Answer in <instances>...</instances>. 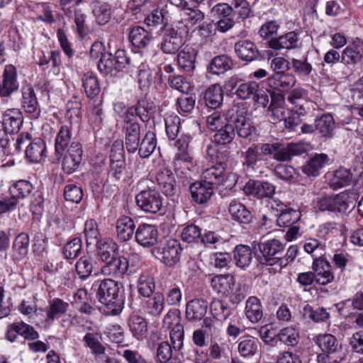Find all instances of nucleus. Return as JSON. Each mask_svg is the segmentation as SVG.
Here are the masks:
<instances>
[{
	"mask_svg": "<svg viewBox=\"0 0 363 363\" xmlns=\"http://www.w3.org/2000/svg\"><path fill=\"white\" fill-rule=\"evenodd\" d=\"M315 344L325 353L318 356L324 363H341L346 359L347 350L331 334H321L313 338Z\"/></svg>",
	"mask_w": 363,
	"mask_h": 363,
	"instance_id": "obj_1",
	"label": "nucleus"
},
{
	"mask_svg": "<svg viewBox=\"0 0 363 363\" xmlns=\"http://www.w3.org/2000/svg\"><path fill=\"white\" fill-rule=\"evenodd\" d=\"M356 199L354 191H343L333 196L321 198L317 203L320 211L344 212L349 208L350 203Z\"/></svg>",
	"mask_w": 363,
	"mask_h": 363,
	"instance_id": "obj_2",
	"label": "nucleus"
},
{
	"mask_svg": "<svg viewBox=\"0 0 363 363\" xmlns=\"http://www.w3.org/2000/svg\"><path fill=\"white\" fill-rule=\"evenodd\" d=\"M162 197L155 189L148 188L140 191L135 196L137 206L146 213L155 214L163 206Z\"/></svg>",
	"mask_w": 363,
	"mask_h": 363,
	"instance_id": "obj_3",
	"label": "nucleus"
},
{
	"mask_svg": "<svg viewBox=\"0 0 363 363\" xmlns=\"http://www.w3.org/2000/svg\"><path fill=\"white\" fill-rule=\"evenodd\" d=\"M123 130L125 133V147L130 153L137 152L140 140V127L135 116L125 115Z\"/></svg>",
	"mask_w": 363,
	"mask_h": 363,
	"instance_id": "obj_4",
	"label": "nucleus"
},
{
	"mask_svg": "<svg viewBox=\"0 0 363 363\" xmlns=\"http://www.w3.org/2000/svg\"><path fill=\"white\" fill-rule=\"evenodd\" d=\"M259 250L262 256L259 257L261 264L267 265H279V259H281L284 252V245L278 240L273 239L259 245Z\"/></svg>",
	"mask_w": 363,
	"mask_h": 363,
	"instance_id": "obj_5",
	"label": "nucleus"
},
{
	"mask_svg": "<svg viewBox=\"0 0 363 363\" xmlns=\"http://www.w3.org/2000/svg\"><path fill=\"white\" fill-rule=\"evenodd\" d=\"M227 121L230 123L233 127L234 131L236 130L239 137L247 138L255 130V128L252 125L250 120L247 118L245 113L237 109H230L228 111Z\"/></svg>",
	"mask_w": 363,
	"mask_h": 363,
	"instance_id": "obj_6",
	"label": "nucleus"
},
{
	"mask_svg": "<svg viewBox=\"0 0 363 363\" xmlns=\"http://www.w3.org/2000/svg\"><path fill=\"white\" fill-rule=\"evenodd\" d=\"M19 83L17 79V72L16 67L12 65L5 66L2 75V80L0 81V89L1 91V104H7L8 100L5 98L9 97L13 92L18 91Z\"/></svg>",
	"mask_w": 363,
	"mask_h": 363,
	"instance_id": "obj_7",
	"label": "nucleus"
},
{
	"mask_svg": "<svg viewBox=\"0 0 363 363\" xmlns=\"http://www.w3.org/2000/svg\"><path fill=\"white\" fill-rule=\"evenodd\" d=\"M182 247L177 240L167 241L162 247L154 249L155 256L167 266H174L179 260Z\"/></svg>",
	"mask_w": 363,
	"mask_h": 363,
	"instance_id": "obj_8",
	"label": "nucleus"
},
{
	"mask_svg": "<svg viewBox=\"0 0 363 363\" xmlns=\"http://www.w3.org/2000/svg\"><path fill=\"white\" fill-rule=\"evenodd\" d=\"M247 195L257 199L271 198L275 193V186L269 182L249 180L243 188Z\"/></svg>",
	"mask_w": 363,
	"mask_h": 363,
	"instance_id": "obj_9",
	"label": "nucleus"
},
{
	"mask_svg": "<svg viewBox=\"0 0 363 363\" xmlns=\"http://www.w3.org/2000/svg\"><path fill=\"white\" fill-rule=\"evenodd\" d=\"M82 160V145L78 142H72L65 153L62 169L67 174L73 173L79 166Z\"/></svg>",
	"mask_w": 363,
	"mask_h": 363,
	"instance_id": "obj_10",
	"label": "nucleus"
},
{
	"mask_svg": "<svg viewBox=\"0 0 363 363\" xmlns=\"http://www.w3.org/2000/svg\"><path fill=\"white\" fill-rule=\"evenodd\" d=\"M161 49L164 53L173 54L184 45L182 33L173 26L166 28Z\"/></svg>",
	"mask_w": 363,
	"mask_h": 363,
	"instance_id": "obj_11",
	"label": "nucleus"
},
{
	"mask_svg": "<svg viewBox=\"0 0 363 363\" xmlns=\"http://www.w3.org/2000/svg\"><path fill=\"white\" fill-rule=\"evenodd\" d=\"M101 268V273L106 277L120 278L127 272L128 262L124 257L117 256L104 262Z\"/></svg>",
	"mask_w": 363,
	"mask_h": 363,
	"instance_id": "obj_12",
	"label": "nucleus"
},
{
	"mask_svg": "<svg viewBox=\"0 0 363 363\" xmlns=\"http://www.w3.org/2000/svg\"><path fill=\"white\" fill-rule=\"evenodd\" d=\"M156 181L165 195L172 196L177 193L175 177L169 169L160 168L156 174Z\"/></svg>",
	"mask_w": 363,
	"mask_h": 363,
	"instance_id": "obj_13",
	"label": "nucleus"
},
{
	"mask_svg": "<svg viewBox=\"0 0 363 363\" xmlns=\"http://www.w3.org/2000/svg\"><path fill=\"white\" fill-rule=\"evenodd\" d=\"M23 124V116L18 108H7L3 113L1 127L10 135L19 131Z\"/></svg>",
	"mask_w": 363,
	"mask_h": 363,
	"instance_id": "obj_14",
	"label": "nucleus"
},
{
	"mask_svg": "<svg viewBox=\"0 0 363 363\" xmlns=\"http://www.w3.org/2000/svg\"><path fill=\"white\" fill-rule=\"evenodd\" d=\"M227 164L225 162H219L215 165H212L203 171L201 180L213 186L223 184L225 178V170Z\"/></svg>",
	"mask_w": 363,
	"mask_h": 363,
	"instance_id": "obj_15",
	"label": "nucleus"
},
{
	"mask_svg": "<svg viewBox=\"0 0 363 363\" xmlns=\"http://www.w3.org/2000/svg\"><path fill=\"white\" fill-rule=\"evenodd\" d=\"M158 232L155 225L141 224L135 230V240L143 247L153 246L157 242Z\"/></svg>",
	"mask_w": 363,
	"mask_h": 363,
	"instance_id": "obj_16",
	"label": "nucleus"
},
{
	"mask_svg": "<svg viewBox=\"0 0 363 363\" xmlns=\"http://www.w3.org/2000/svg\"><path fill=\"white\" fill-rule=\"evenodd\" d=\"M313 269L317 284L326 285L334 279V276L330 271V265L323 257L314 258Z\"/></svg>",
	"mask_w": 363,
	"mask_h": 363,
	"instance_id": "obj_17",
	"label": "nucleus"
},
{
	"mask_svg": "<svg viewBox=\"0 0 363 363\" xmlns=\"http://www.w3.org/2000/svg\"><path fill=\"white\" fill-rule=\"evenodd\" d=\"M171 5H159L145 19V23L149 26H156L163 24L164 28H168L167 24L171 18Z\"/></svg>",
	"mask_w": 363,
	"mask_h": 363,
	"instance_id": "obj_18",
	"label": "nucleus"
},
{
	"mask_svg": "<svg viewBox=\"0 0 363 363\" xmlns=\"http://www.w3.org/2000/svg\"><path fill=\"white\" fill-rule=\"evenodd\" d=\"M271 103L269 106V111L271 113V118L273 123L284 121L289 111L284 107V98L280 94L274 91L270 94Z\"/></svg>",
	"mask_w": 363,
	"mask_h": 363,
	"instance_id": "obj_19",
	"label": "nucleus"
},
{
	"mask_svg": "<svg viewBox=\"0 0 363 363\" xmlns=\"http://www.w3.org/2000/svg\"><path fill=\"white\" fill-rule=\"evenodd\" d=\"M298 37L294 31H290L278 38H272L268 41L269 48L279 50L281 49L291 50L298 47Z\"/></svg>",
	"mask_w": 363,
	"mask_h": 363,
	"instance_id": "obj_20",
	"label": "nucleus"
},
{
	"mask_svg": "<svg viewBox=\"0 0 363 363\" xmlns=\"http://www.w3.org/2000/svg\"><path fill=\"white\" fill-rule=\"evenodd\" d=\"M118 239L121 242L130 240L135 233V224L133 219L127 216L119 217L116 223Z\"/></svg>",
	"mask_w": 363,
	"mask_h": 363,
	"instance_id": "obj_21",
	"label": "nucleus"
},
{
	"mask_svg": "<svg viewBox=\"0 0 363 363\" xmlns=\"http://www.w3.org/2000/svg\"><path fill=\"white\" fill-rule=\"evenodd\" d=\"M213 186L206 182H194L190 186V191L192 199L202 204L208 201L213 194Z\"/></svg>",
	"mask_w": 363,
	"mask_h": 363,
	"instance_id": "obj_22",
	"label": "nucleus"
},
{
	"mask_svg": "<svg viewBox=\"0 0 363 363\" xmlns=\"http://www.w3.org/2000/svg\"><path fill=\"white\" fill-rule=\"evenodd\" d=\"M119 284L112 279H104L98 286L97 297L100 301L114 299L119 296Z\"/></svg>",
	"mask_w": 363,
	"mask_h": 363,
	"instance_id": "obj_23",
	"label": "nucleus"
},
{
	"mask_svg": "<svg viewBox=\"0 0 363 363\" xmlns=\"http://www.w3.org/2000/svg\"><path fill=\"white\" fill-rule=\"evenodd\" d=\"M208 303L203 299H193L186 306V317L191 322L201 320L206 313Z\"/></svg>",
	"mask_w": 363,
	"mask_h": 363,
	"instance_id": "obj_24",
	"label": "nucleus"
},
{
	"mask_svg": "<svg viewBox=\"0 0 363 363\" xmlns=\"http://www.w3.org/2000/svg\"><path fill=\"white\" fill-rule=\"evenodd\" d=\"M235 279L230 274H218L211 279V286L218 294L228 296L235 286Z\"/></svg>",
	"mask_w": 363,
	"mask_h": 363,
	"instance_id": "obj_25",
	"label": "nucleus"
},
{
	"mask_svg": "<svg viewBox=\"0 0 363 363\" xmlns=\"http://www.w3.org/2000/svg\"><path fill=\"white\" fill-rule=\"evenodd\" d=\"M86 329L87 332L83 338V341L90 348L94 354L100 355L104 354L106 348L101 342V335L99 329L91 327H87Z\"/></svg>",
	"mask_w": 363,
	"mask_h": 363,
	"instance_id": "obj_26",
	"label": "nucleus"
},
{
	"mask_svg": "<svg viewBox=\"0 0 363 363\" xmlns=\"http://www.w3.org/2000/svg\"><path fill=\"white\" fill-rule=\"evenodd\" d=\"M235 50L240 59L247 62L255 60L259 55L256 45L252 42L247 40L237 42L235 44Z\"/></svg>",
	"mask_w": 363,
	"mask_h": 363,
	"instance_id": "obj_27",
	"label": "nucleus"
},
{
	"mask_svg": "<svg viewBox=\"0 0 363 363\" xmlns=\"http://www.w3.org/2000/svg\"><path fill=\"white\" fill-rule=\"evenodd\" d=\"M296 78L292 74L285 72L280 74H272L267 78V84L274 89H289L296 84Z\"/></svg>",
	"mask_w": 363,
	"mask_h": 363,
	"instance_id": "obj_28",
	"label": "nucleus"
},
{
	"mask_svg": "<svg viewBox=\"0 0 363 363\" xmlns=\"http://www.w3.org/2000/svg\"><path fill=\"white\" fill-rule=\"evenodd\" d=\"M335 121L330 113H324L318 116L315 120V129L322 137L330 138L333 135Z\"/></svg>",
	"mask_w": 363,
	"mask_h": 363,
	"instance_id": "obj_29",
	"label": "nucleus"
},
{
	"mask_svg": "<svg viewBox=\"0 0 363 363\" xmlns=\"http://www.w3.org/2000/svg\"><path fill=\"white\" fill-rule=\"evenodd\" d=\"M329 160L325 154H316L302 167V172L309 177H315L320 174V170Z\"/></svg>",
	"mask_w": 363,
	"mask_h": 363,
	"instance_id": "obj_30",
	"label": "nucleus"
},
{
	"mask_svg": "<svg viewBox=\"0 0 363 363\" xmlns=\"http://www.w3.org/2000/svg\"><path fill=\"white\" fill-rule=\"evenodd\" d=\"M196 52L191 47H185L177 55V64L185 72H190L195 67Z\"/></svg>",
	"mask_w": 363,
	"mask_h": 363,
	"instance_id": "obj_31",
	"label": "nucleus"
},
{
	"mask_svg": "<svg viewBox=\"0 0 363 363\" xmlns=\"http://www.w3.org/2000/svg\"><path fill=\"white\" fill-rule=\"evenodd\" d=\"M96 245L98 255L102 262H104L117 257L118 245L112 240L100 239Z\"/></svg>",
	"mask_w": 363,
	"mask_h": 363,
	"instance_id": "obj_32",
	"label": "nucleus"
},
{
	"mask_svg": "<svg viewBox=\"0 0 363 363\" xmlns=\"http://www.w3.org/2000/svg\"><path fill=\"white\" fill-rule=\"evenodd\" d=\"M22 104L27 113L39 114L38 102L33 88L30 86H24L21 89Z\"/></svg>",
	"mask_w": 363,
	"mask_h": 363,
	"instance_id": "obj_33",
	"label": "nucleus"
},
{
	"mask_svg": "<svg viewBox=\"0 0 363 363\" xmlns=\"http://www.w3.org/2000/svg\"><path fill=\"white\" fill-rule=\"evenodd\" d=\"M72 140V130L69 126L63 125L55 138V149L56 154L62 155L69 147Z\"/></svg>",
	"mask_w": 363,
	"mask_h": 363,
	"instance_id": "obj_34",
	"label": "nucleus"
},
{
	"mask_svg": "<svg viewBox=\"0 0 363 363\" xmlns=\"http://www.w3.org/2000/svg\"><path fill=\"white\" fill-rule=\"evenodd\" d=\"M228 211L232 218L240 223L248 224L252 220L250 211L243 204L236 201L230 202Z\"/></svg>",
	"mask_w": 363,
	"mask_h": 363,
	"instance_id": "obj_35",
	"label": "nucleus"
},
{
	"mask_svg": "<svg viewBox=\"0 0 363 363\" xmlns=\"http://www.w3.org/2000/svg\"><path fill=\"white\" fill-rule=\"evenodd\" d=\"M204 100L206 105L212 109L220 107L223 100V91L220 85L214 84L210 86L205 92Z\"/></svg>",
	"mask_w": 363,
	"mask_h": 363,
	"instance_id": "obj_36",
	"label": "nucleus"
},
{
	"mask_svg": "<svg viewBox=\"0 0 363 363\" xmlns=\"http://www.w3.org/2000/svg\"><path fill=\"white\" fill-rule=\"evenodd\" d=\"M68 308L69 303L67 302L58 298H54L50 302L45 321L49 324L52 323L55 318H58L65 315Z\"/></svg>",
	"mask_w": 363,
	"mask_h": 363,
	"instance_id": "obj_37",
	"label": "nucleus"
},
{
	"mask_svg": "<svg viewBox=\"0 0 363 363\" xmlns=\"http://www.w3.org/2000/svg\"><path fill=\"white\" fill-rule=\"evenodd\" d=\"M45 150V142L42 139L38 138L27 146L26 156L30 162L37 163L44 157Z\"/></svg>",
	"mask_w": 363,
	"mask_h": 363,
	"instance_id": "obj_38",
	"label": "nucleus"
},
{
	"mask_svg": "<svg viewBox=\"0 0 363 363\" xmlns=\"http://www.w3.org/2000/svg\"><path fill=\"white\" fill-rule=\"evenodd\" d=\"M245 315L252 323H258L263 316L262 307L259 300L255 296H250L245 305Z\"/></svg>",
	"mask_w": 363,
	"mask_h": 363,
	"instance_id": "obj_39",
	"label": "nucleus"
},
{
	"mask_svg": "<svg viewBox=\"0 0 363 363\" xmlns=\"http://www.w3.org/2000/svg\"><path fill=\"white\" fill-rule=\"evenodd\" d=\"M128 326L133 336L138 340L144 337L147 333V323L140 315H130L128 318Z\"/></svg>",
	"mask_w": 363,
	"mask_h": 363,
	"instance_id": "obj_40",
	"label": "nucleus"
},
{
	"mask_svg": "<svg viewBox=\"0 0 363 363\" xmlns=\"http://www.w3.org/2000/svg\"><path fill=\"white\" fill-rule=\"evenodd\" d=\"M146 297L147 299L145 301V308L147 312L154 316L159 315L164 307L163 295L157 292Z\"/></svg>",
	"mask_w": 363,
	"mask_h": 363,
	"instance_id": "obj_41",
	"label": "nucleus"
},
{
	"mask_svg": "<svg viewBox=\"0 0 363 363\" xmlns=\"http://www.w3.org/2000/svg\"><path fill=\"white\" fill-rule=\"evenodd\" d=\"M174 170L182 174H186L194 167L192 157L189 152H178L174 160Z\"/></svg>",
	"mask_w": 363,
	"mask_h": 363,
	"instance_id": "obj_42",
	"label": "nucleus"
},
{
	"mask_svg": "<svg viewBox=\"0 0 363 363\" xmlns=\"http://www.w3.org/2000/svg\"><path fill=\"white\" fill-rule=\"evenodd\" d=\"M65 117L70 124L78 123L82 117V103L77 97H73L66 104Z\"/></svg>",
	"mask_w": 363,
	"mask_h": 363,
	"instance_id": "obj_43",
	"label": "nucleus"
},
{
	"mask_svg": "<svg viewBox=\"0 0 363 363\" xmlns=\"http://www.w3.org/2000/svg\"><path fill=\"white\" fill-rule=\"evenodd\" d=\"M157 145L155 133L148 131L143 138L137 151L142 158L148 157L155 150Z\"/></svg>",
	"mask_w": 363,
	"mask_h": 363,
	"instance_id": "obj_44",
	"label": "nucleus"
},
{
	"mask_svg": "<svg viewBox=\"0 0 363 363\" xmlns=\"http://www.w3.org/2000/svg\"><path fill=\"white\" fill-rule=\"evenodd\" d=\"M129 38L133 46L145 48L150 41L148 31L140 26L133 27L129 33Z\"/></svg>",
	"mask_w": 363,
	"mask_h": 363,
	"instance_id": "obj_45",
	"label": "nucleus"
},
{
	"mask_svg": "<svg viewBox=\"0 0 363 363\" xmlns=\"http://www.w3.org/2000/svg\"><path fill=\"white\" fill-rule=\"evenodd\" d=\"M259 347L258 339L253 337H242L238 344V352L242 357L255 355Z\"/></svg>",
	"mask_w": 363,
	"mask_h": 363,
	"instance_id": "obj_46",
	"label": "nucleus"
},
{
	"mask_svg": "<svg viewBox=\"0 0 363 363\" xmlns=\"http://www.w3.org/2000/svg\"><path fill=\"white\" fill-rule=\"evenodd\" d=\"M82 81L85 93L89 98H94L100 93L101 88L98 79L92 72L85 73Z\"/></svg>",
	"mask_w": 363,
	"mask_h": 363,
	"instance_id": "obj_47",
	"label": "nucleus"
},
{
	"mask_svg": "<svg viewBox=\"0 0 363 363\" xmlns=\"http://www.w3.org/2000/svg\"><path fill=\"white\" fill-rule=\"evenodd\" d=\"M233 66V60L225 55L215 57L209 66L210 71L216 74H223L228 70L232 69Z\"/></svg>",
	"mask_w": 363,
	"mask_h": 363,
	"instance_id": "obj_48",
	"label": "nucleus"
},
{
	"mask_svg": "<svg viewBox=\"0 0 363 363\" xmlns=\"http://www.w3.org/2000/svg\"><path fill=\"white\" fill-rule=\"evenodd\" d=\"M94 260L91 255H86L81 257L75 264L77 274L82 279H87L94 269Z\"/></svg>",
	"mask_w": 363,
	"mask_h": 363,
	"instance_id": "obj_49",
	"label": "nucleus"
},
{
	"mask_svg": "<svg viewBox=\"0 0 363 363\" xmlns=\"http://www.w3.org/2000/svg\"><path fill=\"white\" fill-rule=\"evenodd\" d=\"M83 234L84 235L86 247L99 241L100 239L99 238L100 233L98 224L95 220L89 219L85 222Z\"/></svg>",
	"mask_w": 363,
	"mask_h": 363,
	"instance_id": "obj_50",
	"label": "nucleus"
},
{
	"mask_svg": "<svg viewBox=\"0 0 363 363\" xmlns=\"http://www.w3.org/2000/svg\"><path fill=\"white\" fill-rule=\"evenodd\" d=\"M155 283L152 276L147 273H142L138 281V290L139 294L145 297L150 296L154 293Z\"/></svg>",
	"mask_w": 363,
	"mask_h": 363,
	"instance_id": "obj_51",
	"label": "nucleus"
},
{
	"mask_svg": "<svg viewBox=\"0 0 363 363\" xmlns=\"http://www.w3.org/2000/svg\"><path fill=\"white\" fill-rule=\"evenodd\" d=\"M291 65L294 73L301 78H308L313 71L312 65L308 62L307 57L300 59L292 58Z\"/></svg>",
	"mask_w": 363,
	"mask_h": 363,
	"instance_id": "obj_52",
	"label": "nucleus"
},
{
	"mask_svg": "<svg viewBox=\"0 0 363 363\" xmlns=\"http://www.w3.org/2000/svg\"><path fill=\"white\" fill-rule=\"evenodd\" d=\"M201 329L206 333V337H210L211 340H220L222 335L220 324L214 318H206L203 319Z\"/></svg>",
	"mask_w": 363,
	"mask_h": 363,
	"instance_id": "obj_53",
	"label": "nucleus"
},
{
	"mask_svg": "<svg viewBox=\"0 0 363 363\" xmlns=\"http://www.w3.org/2000/svg\"><path fill=\"white\" fill-rule=\"evenodd\" d=\"M210 311L214 319L226 320L231 314V309L228 304L220 299H213L210 304Z\"/></svg>",
	"mask_w": 363,
	"mask_h": 363,
	"instance_id": "obj_54",
	"label": "nucleus"
},
{
	"mask_svg": "<svg viewBox=\"0 0 363 363\" xmlns=\"http://www.w3.org/2000/svg\"><path fill=\"white\" fill-rule=\"evenodd\" d=\"M252 250L247 245H238L234 250V259L237 266L245 268L252 261Z\"/></svg>",
	"mask_w": 363,
	"mask_h": 363,
	"instance_id": "obj_55",
	"label": "nucleus"
},
{
	"mask_svg": "<svg viewBox=\"0 0 363 363\" xmlns=\"http://www.w3.org/2000/svg\"><path fill=\"white\" fill-rule=\"evenodd\" d=\"M301 217V213L298 210L287 208L282 211L277 219L279 227H289L294 225Z\"/></svg>",
	"mask_w": 363,
	"mask_h": 363,
	"instance_id": "obj_56",
	"label": "nucleus"
},
{
	"mask_svg": "<svg viewBox=\"0 0 363 363\" xmlns=\"http://www.w3.org/2000/svg\"><path fill=\"white\" fill-rule=\"evenodd\" d=\"M259 91V84L254 81L240 84L235 94L237 97L242 100H247L255 98Z\"/></svg>",
	"mask_w": 363,
	"mask_h": 363,
	"instance_id": "obj_57",
	"label": "nucleus"
},
{
	"mask_svg": "<svg viewBox=\"0 0 363 363\" xmlns=\"http://www.w3.org/2000/svg\"><path fill=\"white\" fill-rule=\"evenodd\" d=\"M216 131L213 140L218 145H226L231 143L235 135L233 127L228 121L225 126Z\"/></svg>",
	"mask_w": 363,
	"mask_h": 363,
	"instance_id": "obj_58",
	"label": "nucleus"
},
{
	"mask_svg": "<svg viewBox=\"0 0 363 363\" xmlns=\"http://www.w3.org/2000/svg\"><path fill=\"white\" fill-rule=\"evenodd\" d=\"M351 177L349 170L345 168H339L329 180V186L333 189L342 188L348 184Z\"/></svg>",
	"mask_w": 363,
	"mask_h": 363,
	"instance_id": "obj_59",
	"label": "nucleus"
},
{
	"mask_svg": "<svg viewBox=\"0 0 363 363\" xmlns=\"http://www.w3.org/2000/svg\"><path fill=\"white\" fill-rule=\"evenodd\" d=\"M306 151L307 148L303 143H290L287 146L282 145V152L279 157L282 162L289 161L292 157L301 155Z\"/></svg>",
	"mask_w": 363,
	"mask_h": 363,
	"instance_id": "obj_60",
	"label": "nucleus"
},
{
	"mask_svg": "<svg viewBox=\"0 0 363 363\" xmlns=\"http://www.w3.org/2000/svg\"><path fill=\"white\" fill-rule=\"evenodd\" d=\"M33 189L32 184L26 180H20L10 187L9 191L12 199L16 201L18 199H23L28 196Z\"/></svg>",
	"mask_w": 363,
	"mask_h": 363,
	"instance_id": "obj_61",
	"label": "nucleus"
},
{
	"mask_svg": "<svg viewBox=\"0 0 363 363\" xmlns=\"http://www.w3.org/2000/svg\"><path fill=\"white\" fill-rule=\"evenodd\" d=\"M152 108L145 100L139 101L135 106L129 108L125 115L138 116L143 121H147L150 118Z\"/></svg>",
	"mask_w": 363,
	"mask_h": 363,
	"instance_id": "obj_62",
	"label": "nucleus"
},
{
	"mask_svg": "<svg viewBox=\"0 0 363 363\" xmlns=\"http://www.w3.org/2000/svg\"><path fill=\"white\" fill-rule=\"evenodd\" d=\"M227 116L228 111L225 114H221L218 111H213L206 117L207 126L213 131L218 130L226 125Z\"/></svg>",
	"mask_w": 363,
	"mask_h": 363,
	"instance_id": "obj_63",
	"label": "nucleus"
},
{
	"mask_svg": "<svg viewBox=\"0 0 363 363\" xmlns=\"http://www.w3.org/2000/svg\"><path fill=\"white\" fill-rule=\"evenodd\" d=\"M278 342H284L288 345L294 346L298 343V333L294 328L286 327L277 333Z\"/></svg>",
	"mask_w": 363,
	"mask_h": 363,
	"instance_id": "obj_64",
	"label": "nucleus"
}]
</instances>
